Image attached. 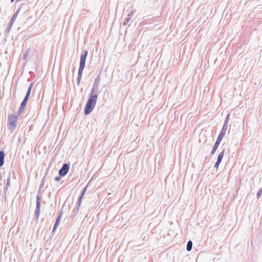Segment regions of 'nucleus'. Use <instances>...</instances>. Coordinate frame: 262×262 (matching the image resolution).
<instances>
[{"label":"nucleus","mask_w":262,"mask_h":262,"mask_svg":"<svg viewBox=\"0 0 262 262\" xmlns=\"http://www.w3.org/2000/svg\"><path fill=\"white\" fill-rule=\"evenodd\" d=\"M14 1V0H11V2L13 3Z\"/></svg>","instance_id":"nucleus-20"},{"label":"nucleus","mask_w":262,"mask_h":262,"mask_svg":"<svg viewBox=\"0 0 262 262\" xmlns=\"http://www.w3.org/2000/svg\"><path fill=\"white\" fill-rule=\"evenodd\" d=\"M40 199L39 196H37L36 201V209L35 212V215L37 219H38L40 214Z\"/></svg>","instance_id":"nucleus-5"},{"label":"nucleus","mask_w":262,"mask_h":262,"mask_svg":"<svg viewBox=\"0 0 262 262\" xmlns=\"http://www.w3.org/2000/svg\"><path fill=\"white\" fill-rule=\"evenodd\" d=\"M28 54H29V53H28V52H27L25 54V55H24V59H25V58H27V57L28 56Z\"/></svg>","instance_id":"nucleus-18"},{"label":"nucleus","mask_w":262,"mask_h":262,"mask_svg":"<svg viewBox=\"0 0 262 262\" xmlns=\"http://www.w3.org/2000/svg\"><path fill=\"white\" fill-rule=\"evenodd\" d=\"M262 194V190L260 189L257 192V196L258 198H259Z\"/></svg>","instance_id":"nucleus-14"},{"label":"nucleus","mask_w":262,"mask_h":262,"mask_svg":"<svg viewBox=\"0 0 262 262\" xmlns=\"http://www.w3.org/2000/svg\"><path fill=\"white\" fill-rule=\"evenodd\" d=\"M97 97V95L95 94L94 90L93 89L91 92V96L85 106L84 114L85 115L89 114L93 110L95 106Z\"/></svg>","instance_id":"nucleus-1"},{"label":"nucleus","mask_w":262,"mask_h":262,"mask_svg":"<svg viewBox=\"0 0 262 262\" xmlns=\"http://www.w3.org/2000/svg\"><path fill=\"white\" fill-rule=\"evenodd\" d=\"M62 212L60 211V213H59V215H58V216L57 219H59V220H61V217H62Z\"/></svg>","instance_id":"nucleus-16"},{"label":"nucleus","mask_w":262,"mask_h":262,"mask_svg":"<svg viewBox=\"0 0 262 262\" xmlns=\"http://www.w3.org/2000/svg\"><path fill=\"white\" fill-rule=\"evenodd\" d=\"M192 243L191 241H189L187 244V250L190 251L192 249Z\"/></svg>","instance_id":"nucleus-11"},{"label":"nucleus","mask_w":262,"mask_h":262,"mask_svg":"<svg viewBox=\"0 0 262 262\" xmlns=\"http://www.w3.org/2000/svg\"><path fill=\"white\" fill-rule=\"evenodd\" d=\"M221 162H219L218 161H216V162L215 164V167L216 168H218L219 164Z\"/></svg>","instance_id":"nucleus-17"},{"label":"nucleus","mask_w":262,"mask_h":262,"mask_svg":"<svg viewBox=\"0 0 262 262\" xmlns=\"http://www.w3.org/2000/svg\"><path fill=\"white\" fill-rule=\"evenodd\" d=\"M229 116V115L227 116V117L226 118V120L228 119Z\"/></svg>","instance_id":"nucleus-19"},{"label":"nucleus","mask_w":262,"mask_h":262,"mask_svg":"<svg viewBox=\"0 0 262 262\" xmlns=\"http://www.w3.org/2000/svg\"><path fill=\"white\" fill-rule=\"evenodd\" d=\"M84 68H82V69H81V67H79V71H78L79 76H80V77L81 76Z\"/></svg>","instance_id":"nucleus-13"},{"label":"nucleus","mask_w":262,"mask_h":262,"mask_svg":"<svg viewBox=\"0 0 262 262\" xmlns=\"http://www.w3.org/2000/svg\"><path fill=\"white\" fill-rule=\"evenodd\" d=\"M225 132L226 130H224V128L221 131L220 135L216 140V141L214 145L213 149L212 151V154H213L216 151V149L217 148L221 141H222V140L223 139L225 135Z\"/></svg>","instance_id":"nucleus-3"},{"label":"nucleus","mask_w":262,"mask_h":262,"mask_svg":"<svg viewBox=\"0 0 262 262\" xmlns=\"http://www.w3.org/2000/svg\"><path fill=\"white\" fill-rule=\"evenodd\" d=\"M62 212L60 211V213H59V215H58V216L57 219H59V220H61V217H62Z\"/></svg>","instance_id":"nucleus-15"},{"label":"nucleus","mask_w":262,"mask_h":262,"mask_svg":"<svg viewBox=\"0 0 262 262\" xmlns=\"http://www.w3.org/2000/svg\"><path fill=\"white\" fill-rule=\"evenodd\" d=\"M60 222V220L57 219V220H56L55 223L54 224L53 229V232H54L56 231V228H57V226H58V225L59 224Z\"/></svg>","instance_id":"nucleus-9"},{"label":"nucleus","mask_w":262,"mask_h":262,"mask_svg":"<svg viewBox=\"0 0 262 262\" xmlns=\"http://www.w3.org/2000/svg\"><path fill=\"white\" fill-rule=\"evenodd\" d=\"M69 168V165L68 164H64L61 168L59 170V175L61 176H65L68 172Z\"/></svg>","instance_id":"nucleus-4"},{"label":"nucleus","mask_w":262,"mask_h":262,"mask_svg":"<svg viewBox=\"0 0 262 262\" xmlns=\"http://www.w3.org/2000/svg\"><path fill=\"white\" fill-rule=\"evenodd\" d=\"M31 90V87H30L29 90H28V92H27V93L26 97H25V98L24 99L25 100L28 101V98H29V97L30 96V95Z\"/></svg>","instance_id":"nucleus-12"},{"label":"nucleus","mask_w":262,"mask_h":262,"mask_svg":"<svg viewBox=\"0 0 262 262\" xmlns=\"http://www.w3.org/2000/svg\"><path fill=\"white\" fill-rule=\"evenodd\" d=\"M88 55V51H85L83 54H82L80 58V67L81 68H84L86 58Z\"/></svg>","instance_id":"nucleus-6"},{"label":"nucleus","mask_w":262,"mask_h":262,"mask_svg":"<svg viewBox=\"0 0 262 262\" xmlns=\"http://www.w3.org/2000/svg\"><path fill=\"white\" fill-rule=\"evenodd\" d=\"M224 150H223L222 152H221V153L220 154V155L218 157L217 161L219 162H221L222 160L224 157Z\"/></svg>","instance_id":"nucleus-10"},{"label":"nucleus","mask_w":262,"mask_h":262,"mask_svg":"<svg viewBox=\"0 0 262 262\" xmlns=\"http://www.w3.org/2000/svg\"><path fill=\"white\" fill-rule=\"evenodd\" d=\"M17 117L13 114H10L8 116V126L9 129L13 132L16 126Z\"/></svg>","instance_id":"nucleus-2"},{"label":"nucleus","mask_w":262,"mask_h":262,"mask_svg":"<svg viewBox=\"0 0 262 262\" xmlns=\"http://www.w3.org/2000/svg\"><path fill=\"white\" fill-rule=\"evenodd\" d=\"M27 101L25 100V99H24L23 102L21 103V104L20 105V108L19 109V111H18L19 113H22L24 111V108H25V107L26 106V105L27 104Z\"/></svg>","instance_id":"nucleus-7"},{"label":"nucleus","mask_w":262,"mask_h":262,"mask_svg":"<svg viewBox=\"0 0 262 262\" xmlns=\"http://www.w3.org/2000/svg\"><path fill=\"white\" fill-rule=\"evenodd\" d=\"M5 154L4 151H0V166L4 165Z\"/></svg>","instance_id":"nucleus-8"}]
</instances>
